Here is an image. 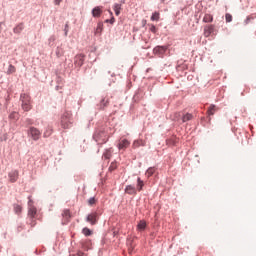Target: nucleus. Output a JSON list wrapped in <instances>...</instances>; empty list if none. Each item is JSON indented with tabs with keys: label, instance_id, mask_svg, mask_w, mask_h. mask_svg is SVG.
<instances>
[{
	"label": "nucleus",
	"instance_id": "obj_1",
	"mask_svg": "<svg viewBox=\"0 0 256 256\" xmlns=\"http://www.w3.org/2000/svg\"><path fill=\"white\" fill-rule=\"evenodd\" d=\"M109 137L111 136L106 132L105 127L102 126L96 128L93 134V139L98 145H105L109 141Z\"/></svg>",
	"mask_w": 256,
	"mask_h": 256
},
{
	"label": "nucleus",
	"instance_id": "obj_2",
	"mask_svg": "<svg viewBox=\"0 0 256 256\" xmlns=\"http://www.w3.org/2000/svg\"><path fill=\"white\" fill-rule=\"evenodd\" d=\"M60 126L62 129H71L73 127V113L65 111L60 118Z\"/></svg>",
	"mask_w": 256,
	"mask_h": 256
},
{
	"label": "nucleus",
	"instance_id": "obj_3",
	"mask_svg": "<svg viewBox=\"0 0 256 256\" xmlns=\"http://www.w3.org/2000/svg\"><path fill=\"white\" fill-rule=\"evenodd\" d=\"M103 215V208L98 207L90 214L87 215L86 221L90 223V225H97L99 223L100 217Z\"/></svg>",
	"mask_w": 256,
	"mask_h": 256
},
{
	"label": "nucleus",
	"instance_id": "obj_4",
	"mask_svg": "<svg viewBox=\"0 0 256 256\" xmlns=\"http://www.w3.org/2000/svg\"><path fill=\"white\" fill-rule=\"evenodd\" d=\"M102 127H104L110 137L111 135H115V131H117V119L109 118Z\"/></svg>",
	"mask_w": 256,
	"mask_h": 256
},
{
	"label": "nucleus",
	"instance_id": "obj_5",
	"mask_svg": "<svg viewBox=\"0 0 256 256\" xmlns=\"http://www.w3.org/2000/svg\"><path fill=\"white\" fill-rule=\"evenodd\" d=\"M21 107L23 111H31V96L27 93H22L20 95Z\"/></svg>",
	"mask_w": 256,
	"mask_h": 256
},
{
	"label": "nucleus",
	"instance_id": "obj_6",
	"mask_svg": "<svg viewBox=\"0 0 256 256\" xmlns=\"http://www.w3.org/2000/svg\"><path fill=\"white\" fill-rule=\"evenodd\" d=\"M28 217L38 218L37 207H35V202L31 199V196H28Z\"/></svg>",
	"mask_w": 256,
	"mask_h": 256
},
{
	"label": "nucleus",
	"instance_id": "obj_7",
	"mask_svg": "<svg viewBox=\"0 0 256 256\" xmlns=\"http://www.w3.org/2000/svg\"><path fill=\"white\" fill-rule=\"evenodd\" d=\"M28 135L31 136L33 141H39L41 139V131L35 127H30L28 130Z\"/></svg>",
	"mask_w": 256,
	"mask_h": 256
},
{
	"label": "nucleus",
	"instance_id": "obj_8",
	"mask_svg": "<svg viewBox=\"0 0 256 256\" xmlns=\"http://www.w3.org/2000/svg\"><path fill=\"white\" fill-rule=\"evenodd\" d=\"M117 147H118L119 151H125V149H127V147H129V139H127L125 137H121L118 140Z\"/></svg>",
	"mask_w": 256,
	"mask_h": 256
},
{
	"label": "nucleus",
	"instance_id": "obj_9",
	"mask_svg": "<svg viewBox=\"0 0 256 256\" xmlns=\"http://www.w3.org/2000/svg\"><path fill=\"white\" fill-rule=\"evenodd\" d=\"M109 96H102L100 102L97 104V107L100 111H102L103 109H105L106 107H109Z\"/></svg>",
	"mask_w": 256,
	"mask_h": 256
},
{
	"label": "nucleus",
	"instance_id": "obj_10",
	"mask_svg": "<svg viewBox=\"0 0 256 256\" xmlns=\"http://www.w3.org/2000/svg\"><path fill=\"white\" fill-rule=\"evenodd\" d=\"M71 221V210L64 209L62 211V225H67Z\"/></svg>",
	"mask_w": 256,
	"mask_h": 256
},
{
	"label": "nucleus",
	"instance_id": "obj_11",
	"mask_svg": "<svg viewBox=\"0 0 256 256\" xmlns=\"http://www.w3.org/2000/svg\"><path fill=\"white\" fill-rule=\"evenodd\" d=\"M84 63H85V55L79 54L75 56L74 58L75 67H83Z\"/></svg>",
	"mask_w": 256,
	"mask_h": 256
},
{
	"label": "nucleus",
	"instance_id": "obj_12",
	"mask_svg": "<svg viewBox=\"0 0 256 256\" xmlns=\"http://www.w3.org/2000/svg\"><path fill=\"white\" fill-rule=\"evenodd\" d=\"M103 15V6H96L92 9V17L99 19Z\"/></svg>",
	"mask_w": 256,
	"mask_h": 256
},
{
	"label": "nucleus",
	"instance_id": "obj_13",
	"mask_svg": "<svg viewBox=\"0 0 256 256\" xmlns=\"http://www.w3.org/2000/svg\"><path fill=\"white\" fill-rule=\"evenodd\" d=\"M23 29H25V23L20 22L13 28V33H15V35H21Z\"/></svg>",
	"mask_w": 256,
	"mask_h": 256
},
{
	"label": "nucleus",
	"instance_id": "obj_14",
	"mask_svg": "<svg viewBox=\"0 0 256 256\" xmlns=\"http://www.w3.org/2000/svg\"><path fill=\"white\" fill-rule=\"evenodd\" d=\"M215 31L214 25H206L204 27V37H211V34Z\"/></svg>",
	"mask_w": 256,
	"mask_h": 256
},
{
	"label": "nucleus",
	"instance_id": "obj_15",
	"mask_svg": "<svg viewBox=\"0 0 256 256\" xmlns=\"http://www.w3.org/2000/svg\"><path fill=\"white\" fill-rule=\"evenodd\" d=\"M8 177L10 179L11 183L17 182V179H19V171L14 170L8 174Z\"/></svg>",
	"mask_w": 256,
	"mask_h": 256
},
{
	"label": "nucleus",
	"instance_id": "obj_16",
	"mask_svg": "<svg viewBox=\"0 0 256 256\" xmlns=\"http://www.w3.org/2000/svg\"><path fill=\"white\" fill-rule=\"evenodd\" d=\"M80 245H81L82 249H84V251H89V249H91V240H89V239L82 240L80 242Z\"/></svg>",
	"mask_w": 256,
	"mask_h": 256
},
{
	"label": "nucleus",
	"instance_id": "obj_17",
	"mask_svg": "<svg viewBox=\"0 0 256 256\" xmlns=\"http://www.w3.org/2000/svg\"><path fill=\"white\" fill-rule=\"evenodd\" d=\"M112 156H113V148H109L103 153L102 159H104L105 161H109V159H111Z\"/></svg>",
	"mask_w": 256,
	"mask_h": 256
},
{
	"label": "nucleus",
	"instance_id": "obj_18",
	"mask_svg": "<svg viewBox=\"0 0 256 256\" xmlns=\"http://www.w3.org/2000/svg\"><path fill=\"white\" fill-rule=\"evenodd\" d=\"M103 33V22H98L97 27L95 29L94 35H101Z\"/></svg>",
	"mask_w": 256,
	"mask_h": 256
},
{
	"label": "nucleus",
	"instance_id": "obj_19",
	"mask_svg": "<svg viewBox=\"0 0 256 256\" xmlns=\"http://www.w3.org/2000/svg\"><path fill=\"white\" fill-rule=\"evenodd\" d=\"M219 109L217 108V106H215L214 104L210 105L208 111H207V114L208 115H215V113H217Z\"/></svg>",
	"mask_w": 256,
	"mask_h": 256
},
{
	"label": "nucleus",
	"instance_id": "obj_20",
	"mask_svg": "<svg viewBox=\"0 0 256 256\" xmlns=\"http://www.w3.org/2000/svg\"><path fill=\"white\" fill-rule=\"evenodd\" d=\"M17 72V68L13 65V64H10L8 66V69L6 71V74L7 75H13V73H16Z\"/></svg>",
	"mask_w": 256,
	"mask_h": 256
},
{
	"label": "nucleus",
	"instance_id": "obj_21",
	"mask_svg": "<svg viewBox=\"0 0 256 256\" xmlns=\"http://www.w3.org/2000/svg\"><path fill=\"white\" fill-rule=\"evenodd\" d=\"M166 51H167V47L165 46H158L154 48V52L159 53L160 55H163V53H165Z\"/></svg>",
	"mask_w": 256,
	"mask_h": 256
},
{
	"label": "nucleus",
	"instance_id": "obj_22",
	"mask_svg": "<svg viewBox=\"0 0 256 256\" xmlns=\"http://www.w3.org/2000/svg\"><path fill=\"white\" fill-rule=\"evenodd\" d=\"M56 57L60 58V57H63L65 55V50L62 48V47H57L56 48Z\"/></svg>",
	"mask_w": 256,
	"mask_h": 256
},
{
	"label": "nucleus",
	"instance_id": "obj_23",
	"mask_svg": "<svg viewBox=\"0 0 256 256\" xmlns=\"http://www.w3.org/2000/svg\"><path fill=\"white\" fill-rule=\"evenodd\" d=\"M14 213H16V215H20L23 212V207L19 204H14Z\"/></svg>",
	"mask_w": 256,
	"mask_h": 256
},
{
	"label": "nucleus",
	"instance_id": "obj_24",
	"mask_svg": "<svg viewBox=\"0 0 256 256\" xmlns=\"http://www.w3.org/2000/svg\"><path fill=\"white\" fill-rule=\"evenodd\" d=\"M204 23H213V15L205 14L203 18Z\"/></svg>",
	"mask_w": 256,
	"mask_h": 256
},
{
	"label": "nucleus",
	"instance_id": "obj_25",
	"mask_svg": "<svg viewBox=\"0 0 256 256\" xmlns=\"http://www.w3.org/2000/svg\"><path fill=\"white\" fill-rule=\"evenodd\" d=\"M82 233L85 235V237H91V235H93V231L87 227L82 229Z\"/></svg>",
	"mask_w": 256,
	"mask_h": 256
},
{
	"label": "nucleus",
	"instance_id": "obj_26",
	"mask_svg": "<svg viewBox=\"0 0 256 256\" xmlns=\"http://www.w3.org/2000/svg\"><path fill=\"white\" fill-rule=\"evenodd\" d=\"M191 119H193V114H185L183 117H182V121L183 123H187V121H191Z\"/></svg>",
	"mask_w": 256,
	"mask_h": 256
},
{
	"label": "nucleus",
	"instance_id": "obj_27",
	"mask_svg": "<svg viewBox=\"0 0 256 256\" xmlns=\"http://www.w3.org/2000/svg\"><path fill=\"white\" fill-rule=\"evenodd\" d=\"M53 134V128L51 126H48V128L44 132V137H51Z\"/></svg>",
	"mask_w": 256,
	"mask_h": 256
},
{
	"label": "nucleus",
	"instance_id": "obj_28",
	"mask_svg": "<svg viewBox=\"0 0 256 256\" xmlns=\"http://www.w3.org/2000/svg\"><path fill=\"white\" fill-rule=\"evenodd\" d=\"M28 224L31 227H35L37 225V218L28 217Z\"/></svg>",
	"mask_w": 256,
	"mask_h": 256
},
{
	"label": "nucleus",
	"instance_id": "obj_29",
	"mask_svg": "<svg viewBox=\"0 0 256 256\" xmlns=\"http://www.w3.org/2000/svg\"><path fill=\"white\" fill-rule=\"evenodd\" d=\"M161 18V14L159 12H154L151 16V21H159V19Z\"/></svg>",
	"mask_w": 256,
	"mask_h": 256
},
{
	"label": "nucleus",
	"instance_id": "obj_30",
	"mask_svg": "<svg viewBox=\"0 0 256 256\" xmlns=\"http://www.w3.org/2000/svg\"><path fill=\"white\" fill-rule=\"evenodd\" d=\"M114 13L117 16H119L121 14V4H115L114 5Z\"/></svg>",
	"mask_w": 256,
	"mask_h": 256
},
{
	"label": "nucleus",
	"instance_id": "obj_31",
	"mask_svg": "<svg viewBox=\"0 0 256 256\" xmlns=\"http://www.w3.org/2000/svg\"><path fill=\"white\" fill-rule=\"evenodd\" d=\"M147 227V222H145V220H142L138 223V229L140 231H143L145 228Z\"/></svg>",
	"mask_w": 256,
	"mask_h": 256
},
{
	"label": "nucleus",
	"instance_id": "obj_32",
	"mask_svg": "<svg viewBox=\"0 0 256 256\" xmlns=\"http://www.w3.org/2000/svg\"><path fill=\"white\" fill-rule=\"evenodd\" d=\"M9 119H12L13 121H17V119H19V113L17 112L10 113Z\"/></svg>",
	"mask_w": 256,
	"mask_h": 256
},
{
	"label": "nucleus",
	"instance_id": "obj_33",
	"mask_svg": "<svg viewBox=\"0 0 256 256\" xmlns=\"http://www.w3.org/2000/svg\"><path fill=\"white\" fill-rule=\"evenodd\" d=\"M55 41H57V38L55 37V35L50 36V38L48 39V45H50V47H53V44L55 43Z\"/></svg>",
	"mask_w": 256,
	"mask_h": 256
},
{
	"label": "nucleus",
	"instance_id": "obj_34",
	"mask_svg": "<svg viewBox=\"0 0 256 256\" xmlns=\"http://www.w3.org/2000/svg\"><path fill=\"white\" fill-rule=\"evenodd\" d=\"M154 173H155V168H153V167L148 168V170L146 171L147 177L153 176Z\"/></svg>",
	"mask_w": 256,
	"mask_h": 256
},
{
	"label": "nucleus",
	"instance_id": "obj_35",
	"mask_svg": "<svg viewBox=\"0 0 256 256\" xmlns=\"http://www.w3.org/2000/svg\"><path fill=\"white\" fill-rule=\"evenodd\" d=\"M97 204V200L95 199V197H91L90 199H88V205L90 207H93V205Z\"/></svg>",
	"mask_w": 256,
	"mask_h": 256
},
{
	"label": "nucleus",
	"instance_id": "obj_36",
	"mask_svg": "<svg viewBox=\"0 0 256 256\" xmlns=\"http://www.w3.org/2000/svg\"><path fill=\"white\" fill-rule=\"evenodd\" d=\"M115 169H117V162H112L109 166L110 173H113V171H115Z\"/></svg>",
	"mask_w": 256,
	"mask_h": 256
},
{
	"label": "nucleus",
	"instance_id": "obj_37",
	"mask_svg": "<svg viewBox=\"0 0 256 256\" xmlns=\"http://www.w3.org/2000/svg\"><path fill=\"white\" fill-rule=\"evenodd\" d=\"M226 23H231L233 21V16L229 13L225 15Z\"/></svg>",
	"mask_w": 256,
	"mask_h": 256
},
{
	"label": "nucleus",
	"instance_id": "obj_38",
	"mask_svg": "<svg viewBox=\"0 0 256 256\" xmlns=\"http://www.w3.org/2000/svg\"><path fill=\"white\" fill-rule=\"evenodd\" d=\"M143 181H141V178H138V185H137V189L138 191H141V189H143Z\"/></svg>",
	"mask_w": 256,
	"mask_h": 256
},
{
	"label": "nucleus",
	"instance_id": "obj_39",
	"mask_svg": "<svg viewBox=\"0 0 256 256\" xmlns=\"http://www.w3.org/2000/svg\"><path fill=\"white\" fill-rule=\"evenodd\" d=\"M68 33H69V23L67 22L65 24V27H64V35H65V37H67Z\"/></svg>",
	"mask_w": 256,
	"mask_h": 256
},
{
	"label": "nucleus",
	"instance_id": "obj_40",
	"mask_svg": "<svg viewBox=\"0 0 256 256\" xmlns=\"http://www.w3.org/2000/svg\"><path fill=\"white\" fill-rule=\"evenodd\" d=\"M140 146H141V141H139V140L134 141V143H133L134 149H136V147H140Z\"/></svg>",
	"mask_w": 256,
	"mask_h": 256
},
{
	"label": "nucleus",
	"instance_id": "obj_41",
	"mask_svg": "<svg viewBox=\"0 0 256 256\" xmlns=\"http://www.w3.org/2000/svg\"><path fill=\"white\" fill-rule=\"evenodd\" d=\"M150 31H151V33H157V28L155 27V25H151L150 26Z\"/></svg>",
	"mask_w": 256,
	"mask_h": 256
},
{
	"label": "nucleus",
	"instance_id": "obj_42",
	"mask_svg": "<svg viewBox=\"0 0 256 256\" xmlns=\"http://www.w3.org/2000/svg\"><path fill=\"white\" fill-rule=\"evenodd\" d=\"M105 22L110 23L111 25H113L115 23V18L112 17L111 19H107Z\"/></svg>",
	"mask_w": 256,
	"mask_h": 256
},
{
	"label": "nucleus",
	"instance_id": "obj_43",
	"mask_svg": "<svg viewBox=\"0 0 256 256\" xmlns=\"http://www.w3.org/2000/svg\"><path fill=\"white\" fill-rule=\"evenodd\" d=\"M63 0H54V5H57V6H59V5H61V2H62Z\"/></svg>",
	"mask_w": 256,
	"mask_h": 256
},
{
	"label": "nucleus",
	"instance_id": "obj_44",
	"mask_svg": "<svg viewBox=\"0 0 256 256\" xmlns=\"http://www.w3.org/2000/svg\"><path fill=\"white\" fill-rule=\"evenodd\" d=\"M250 21H251V17H247V19L245 20L246 25H249Z\"/></svg>",
	"mask_w": 256,
	"mask_h": 256
},
{
	"label": "nucleus",
	"instance_id": "obj_45",
	"mask_svg": "<svg viewBox=\"0 0 256 256\" xmlns=\"http://www.w3.org/2000/svg\"><path fill=\"white\" fill-rule=\"evenodd\" d=\"M26 121H27L28 125H33V121L31 119H27Z\"/></svg>",
	"mask_w": 256,
	"mask_h": 256
},
{
	"label": "nucleus",
	"instance_id": "obj_46",
	"mask_svg": "<svg viewBox=\"0 0 256 256\" xmlns=\"http://www.w3.org/2000/svg\"><path fill=\"white\" fill-rule=\"evenodd\" d=\"M23 230V226H18L17 231L21 232Z\"/></svg>",
	"mask_w": 256,
	"mask_h": 256
},
{
	"label": "nucleus",
	"instance_id": "obj_47",
	"mask_svg": "<svg viewBox=\"0 0 256 256\" xmlns=\"http://www.w3.org/2000/svg\"><path fill=\"white\" fill-rule=\"evenodd\" d=\"M2 25H3V22H0V33L1 31H3Z\"/></svg>",
	"mask_w": 256,
	"mask_h": 256
},
{
	"label": "nucleus",
	"instance_id": "obj_48",
	"mask_svg": "<svg viewBox=\"0 0 256 256\" xmlns=\"http://www.w3.org/2000/svg\"><path fill=\"white\" fill-rule=\"evenodd\" d=\"M130 193L132 191V193H135V189L131 188V186L129 187Z\"/></svg>",
	"mask_w": 256,
	"mask_h": 256
},
{
	"label": "nucleus",
	"instance_id": "obj_49",
	"mask_svg": "<svg viewBox=\"0 0 256 256\" xmlns=\"http://www.w3.org/2000/svg\"><path fill=\"white\" fill-rule=\"evenodd\" d=\"M128 191H129V186H126L125 193H128Z\"/></svg>",
	"mask_w": 256,
	"mask_h": 256
},
{
	"label": "nucleus",
	"instance_id": "obj_50",
	"mask_svg": "<svg viewBox=\"0 0 256 256\" xmlns=\"http://www.w3.org/2000/svg\"><path fill=\"white\" fill-rule=\"evenodd\" d=\"M59 89H61V87H59V86H56V91H59Z\"/></svg>",
	"mask_w": 256,
	"mask_h": 256
},
{
	"label": "nucleus",
	"instance_id": "obj_51",
	"mask_svg": "<svg viewBox=\"0 0 256 256\" xmlns=\"http://www.w3.org/2000/svg\"><path fill=\"white\" fill-rule=\"evenodd\" d=\"M175 143H176V141H173V142H172V145H175Z\"/></svg>",
	"mask_w": 256,
	"mask_h": 256
},
{
	"label": "nucleus",
	"instance_id": "obj_52",
	"mask_svg": "<svg viewBox=\"0 0 256 256\" xmlns=\"http://www.w3.org/2000/svg\"><path fill=\"white\" fill-rule=\"evenodd\" d=\"M162 3H165V0H161Z\"/></svg>",
	"mask_w": 256,
	"mask_h": 256
}]
</instances>
